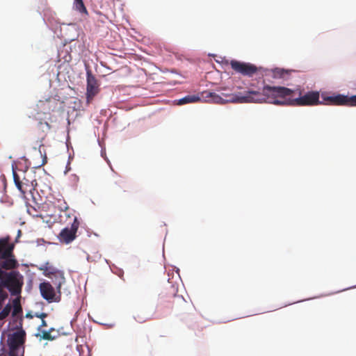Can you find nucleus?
<instances>
[{
	"label": "nucleus",
	"instance_id": "nucleus-1",
	"mask_svg": "<svg viewBox=\"0 0 356 356\" xmlns=\"http://www.w3.org/2000/svg\"><path fill=\"white\" fill-rule=\"evenodd\" d=\"M293 92L292 90L285 87L270 86H264L261 92L259 91H250V94L260 96L257 100L268 101L276 105L314 106L322 104L319 101V92L317 91L308 92L305 95L293 99H279V98L282 99L287 96H291Z\"/></svg>",
	"mask_w": 356,
	"mask_h": 356
},
{
	"label": "nucleus",
	"instance_id": "nucleus-2",
	"mask_svg": "<svg viewBox=\"0 0 356 356\" xmlns=\"http://www.w3.org/2000/svg\"><path fill=\"white\" fill-rule=\"evenodd\" d=\"M250 90L248 92V95L242 96L236 98L231 97L230 95H225V97H227V99H224L222 97H221L219 95L216 94V92L205 90L202 92L201 97L204 99L206 102L215 104H225L228 102H237L240 103L262 102V100H257V99L260 97L259 95L250 94Z\"/></svg>",
	"mask_w": 356,
	"mask_h": 356
},
{
	"label": "nucleus",
	"instance_id": "nucleus-3",
	"mask_svg": "<svg viewBox=\"0 0 356 356\" xmlns=\"http://www.w3.org/2000/svg\"><path fill=\"white\" fill-rule=\"evenodd\" d=\"M79 227V222L76 217H74V221L70 227L63 229L58 236V238L61 243L69 244L76 237V232Z\"/></svg>",
	"mask_w": 356,
	"mask_h": 356
},
{
	"label": "nucleus",
	"instance_id": "nucleus-4",
	"mask_svg": "<svg viewBox=\"0 0 356 356\" xmlns=\"http://www.w3.org/2000/svg\"><path fill=\"white\" fill-rule=\"evenodd\" d=\"M39 289L42 297L48 302H58L60 300V293H58L49 282H41Z\"/></svg>",
	"mask_w": 356,
	"mask_h": 356
},
{
	"label": "nucleus",
	"instance_id": "nucleus-5",
	"mask_svg": "<svg viewBox=\"0 0 356 356\" xmlns=\"http://www.w3.org/2000/svg\"><path fill=\"white\" fill-rule=\"evenodd\" d=\"M230 65L236 72L243 76H252L258 71L257 67L250 63H243L232 60L230 62Z\"/></svg>",
	"mask_w": 356,
	"mask_h": 356
},
{
	"label": "nucleus",
	"instance_id": "nucleus-6",
	"mask_svg": "<svg viewBox=\"0 0 356 356\" xmlns=\"http://www.w3.org/2000/svg\"><path fill=\"white\" fill-rule=\"evenodd\" d=\"M323 100L327 102V104L331 105L356 106V95H337L323 97Z\"/></svg>",
	"mask_w": 356,
	"mask_h": 356
},
{
	"label": "nucleus",
	"instance_id": "nucleus-7",
	"mask_svg": "<svg viewBox=\"0 0 356 356\" xmlns=\"http://www.w3.org/2000/svg\"><path fill=\"white\" fill-rule=\"evenodd\" d=\"M87 75L86 100L90 104L93 98L99 92V85L95 76L88 70Z\"/></svg>",
	"mask_w": 356,
	"mask_h": 356
},
{
	"label": "nucleus",
	"instance_id": "nucleus-8",
	"mask_svg": "<svg viewBox=\"0 0 356 356\" xmlns=\"http://www.w3.org/2000/svg\"><path fill=\"white\" fill-rule=\"evenodd\" d=\"M16 280L13 276L8 275L6 280H1L0 282V309L2 307L4 300L8 298V293L3 290L4 287H10L15 284Z\"/></svg>",
	"mask_w": 356,
	"mask_h": 356
},
{
	"label": "nucleus",
	"instance_id": "nucleus-9",
	"mask_svg": "<svg viewBox=\"0 0 356 356\" xmlns=\"http://www.w3.org/2000/svg\"><path fill=\"white\" fill-rule=\"evenodd\" d=\"M10 238H0V258L11 256L14 248V245L9 243Z\"/></svg>",
	"mask_w": 356,
	"mask_h": 356
},
{
	"label": "nucleus",
	"instance_id": "nucleus-10",
	"mask_svg": "<svg viewBox=\"0 0 356 356\" xmlns=\"http://www.w3.org/2000/svg\"><path fill=\"white\" fill-rule=\"evenodd\" d=\"M25 332L22 330L14 332L9 339V346L13 348H20L25 342Z\"/></svg>",
	"mask_w": 356,
	"mask_h": 356
},
{
	"label": "nucleus",
	"instance_id": "nucleus-11",
	"mask_svg": "<svg viewBox=\"0 0 356 356\" xmlns=\"http://www.w3.org/2000/svg\"><path fill=\"white\" fill-rule=\"evenodd\" d=\"M51 275L49 277L52 280L53 284L56 286L58 293H61L60 289L62 285L65 282L64 273L61 270L51 273Z\"/></svg>",
	"mask_w": 356,
	"mask_h": 356
},
{
	"label": "nucleus",
	"instance_id": "nucleus-12",
	"mask_svg": "<svg viewBox=\"0 0 356 356\" xmlns=\"http://www.w3.org/2000/svg\"><path fill=\"white\" fill-rule=\"evenodd\" d=\"M1 259L3 260L0 261V266L3 269L11 270L17 267V263L13 254L11 256Z\"/></svg>",
	"mask_w": 356,
	"mask_h": 356
},
{
	"label": "nucleus",
	"instance_id": "nucleus-13",
	"mask_svg": "<svg viewBox=\"0 0 356 356\" xmlns=\"http://www.w3.org/2000/svg\"><path fill=\"white\" fill-rule=\"evenodd\" d=\"M202 97L196 95H187L178 100L177 104L183 105L188 103L197 102L201 99Z\"/></svg>",
	"mask_w": 356,
	"mask_h": 356
},
{
	"label": "nucleus",
	"instance_id": "nucleus-14",
	"mask_svg": "<svg viewBox=\"0 0 356 356\" xmlns=\"http://www.w3.org/2000/svg\"><path fill=\"white\" fill-rule=\"evenodd\" d=\"M13 179L17 188L24 195L26 192V188L24 187L23 183L20 181L19 177L15 172H13Z\"/></svg>",
	"mask_w": 356,
	"mask_h": 356
},
{
	"label": "nucleus",
	"instance_id": "nucleus-15",
	"mask_svg": "<svg viewBox=\"0 0 356 356\" xmlns=\"http://www.w3.org/2000/svg\"><path fill=\"white\" fill-rule=\"evenodd\" d=\"M40 270H43L44 271V274L47 276V277H49L50 275H51V273H54V272H57L58 270L56 269V268L53 267L52 266H51L49 264V262H47L45 263L41 268H40Z\"/></svg>",
	"mask_w": 356,
	"mask_h": 356
},
{
	"label": "nucleus",
	"instance_id": "nucleus-16",
	"mask_svg": "<svg viewBox=\"0 0 356 356\" xmlns=\"http://www.w3.org/2000/svg\"><path fill=\"white\" fill-rule=\"evenodd\" d=\"M74 6L79 13L86 15L88 14L87 9L83 2V0H74Z\"/></svg>",
	"mask_w": 356,
	"mask_h": 356
},
{
	"label": "nucleus",
	"instance_id": "nucleus-17",
	"mask_svg": "<svg viewBox=\"0 0 356 356\" xmlns=\"http://www.w3.org/2000/svg\"><path fill=\"white\" fill-rule=\"evenodd\" d=\"M11 311V305L8 304L5 306L3 310L0 312V321L5 319Z\"/></svg>",
	"mask_w": 356,
	"mask_h": 356
},
{
	"label": "nucleus",
	"instance_id": "nucleus-18",
	"mask_svg": "<svg viewBox=\"0 0 356 356\" xmlns=\"http://www.w3.org/2000/svg\"><path fill=\"white\" fill-rule=\"evenodd\" d=\"M53 329L51 328L49 331H45L43 330L42 332V334L40 336V338L45 340H53L54 339V337H51L50 332L52 331Z\"/></svg>",
	"mask_w": 356,
	"mask_h": 356
},
{
	"label": "nucleus",
	"instance_id": "nucleus-19",
	"mask_svg": "<svg viewBox=\"0 0 356 356\" xmlns=\"http://www.w3.org/2000/svg\"><path fill=\"white\" fill-rule=\"evenodd\" d=\"M26 207L27 211L30 215H32L33 216H39L38 211L34 207L30 205L29 203H26Z\"/></svg>",
	"mask_w": 356,
	"mask_h": 356
},
{
	"label": "nucleus",
	"instance_id": "nucleus-20",
	"mask_svg": "<svg viewBox=\"0 0 356 356\" xmlns=\"http://www.w3.org/2000/svg\"><path fill=\"white\" fill-rule=\"evenodd\" d=\"M114 186H113V189L115 191H117V188H124V182L123 180L119 179L118 180H116L114 183H113Z\"/></svg>",
	"mask_w": 356,
	"mask_h": 356
},
{
	"label": "nucleus",
	"instance_id": "nucleus-21",
	"mask_svg": "<svg viewBox=\"0 0 356 356\" xmlns=\"http://www.w3.org/2000/svg\"><path fill=\"white\" fill-rule=\"evenodd\" d=\"M13 306H14V314H16L18 312L22 311L19 301L17 299L14 300Z\"/></svg>",
	"mask_w": 356,
	"mask_h": 356
},
{
	"label": "nucleus",
	"instance_id": "nucleus-22",
	"mask_svg": "<svg viewBox=\"0 0 356 356\" xmlns=\"http://www.w3.org/2000/svg\"><path fill=\"white\" fill-rule=\"evenodd\" d=\"M20 350L19 348H13V347H10L9 356H18Z\"/></svg>",
	"mask_w": 356,
	"mask_h": 356
},
{
	"label": "nucleus",
	"instance_id": "nucleus-23",
	"mask_svg": "<svg viewBox=\"0 0 356 356\" xmlns=\"http://www.w3.org/2000/svg\"><path fill=\"white\" fill-rule=\"evenodd\" d=\"M35 316L37 318H41L42 320L44 319L47 316V314L46 313H35Z\"/></svg>",
	"mask_w": 356,
	"mask_h": 356
},
{
	"label": "nucleus",
	"instance_id": "nucleus-24",
	"mask_svg": "<svg viewBox=\"0 0 356 356\" xmlns=\"http://www.w3.org/2000/svg\"><path fill=\"white\" fill-rule=\"evenodd\" d=\"M179 300H181V301H183L184 299L182 298V297L179 296H175L173 297V301L172 302L174 303L175 301H179Z\"/></svg>",
	"mask_w": 356,
	"mask_h": 356
},
{
	"label": "nucleus",
	"instance_id": "nucleus-25",
	"mask_svg": "<svg viewBox=\"0 0 356 356\" xmlns=\"http://www.w3.org/2000/svg\"><path fill=\"white\" fill-rule=\"evenodd\" d=\"M47 322L44 321V319L42 320V323H41V325L39 327V330H40V328L42 327H47Z\"/></svg>",
	"mask_w": 356,
	"mask_h": 356
},
{
	"label": "nucleus",
	"instance_id": "nucleus-26",
	"mask_svg": "<svg viewBox=\"0 0 356 356\" xmlns=\"http://www.w3.org/2000/svg\"><path fill=\"white\" fill-rule=\"evenodd\" d=\"M47 163V157L44 156L42 165H44Z\"/></svg>",
	"mask_w": 356,
	"mask_h": 356
},
{
	"label": "nucleus",
	"instance_id": "nucleus-27",
	"mask_svg": "<svg viewBox=\"0 0 356 356\" xmlns=\"http://www.w3.org/2000/svg\"><path fill=\"white\" fill-rule=\"evenodd\" d=\"M136 319L138 321H139V322H143V321H145V320H141V319H140V318H139V316H138V318H137V317H136Z\"/></svg>",
	"mask_w": 356,
	"mask_h": 356
},
{
	"label": "nucleus",
	"instance_id": "nucleus-28",
	"mask_svg": "<svg viewBox=\"0 0 356 356\" xmlns=\"http://www.w3.org/2000/svg\"><path fill=\"white\" fill-rule=\"evenodd\" d=\"M24 348H22V353H21V356H23V355H24Z\"/></svg>",
	"mask_w": 356,
	"mask_h": 356
}]
</instances>
